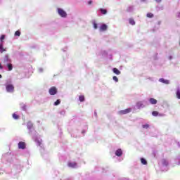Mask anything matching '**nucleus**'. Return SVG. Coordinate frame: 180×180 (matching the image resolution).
Masks as SVG:
<instances>
[{
  "mask_svg": "<svg viewBox=\"0 0 180 180\" xmlns=\"http://www.w3.org/2000/svg\"><path fill=\"white\" fill-rule=\"evenodd\" d=\"M58 13L62 18H67V13L64 10L58 8Z\"/></svg>",
  "mask_w": 180,
  "mask_h": 180,
  "instance_id": "nucleus-1",
  "label": "nucleus"
},
{
  "mask_svg": "<svg viewBox=\"0 0 180 180\" xmlns=\"http://www.w3.org/2000/svg\"><path fill=\"white\" fill-rule=\"evenodd\" d=\"M6 88L7 92L12 93L15 91V86H13V84H7Z\"/></svg>",
  "mask_w": 180,
  "mask_h": 180,
  "instance_id": "nucleus-2",
  "label": "nucleus"
},
{
  "mask_svg": "<svg viewBox=\"0 0 180 180\" xmlns=\"http://www.w3.org/2000/svg\"><path fill=\"white\" fill-rule=\"evenodd\" d=\"M131 112V108H127L125 110H122L118 112L120 115H127V113H130Z\"/></svg>",
  "mask_w": 180,
  "mask_h": 180,
  "instance_id": "nucleus-3",
  "label": "nucleus"
},
{
  "mask_svg": "<svg viewBox=\"0 0 180 180\" xmlns=\"http://www.w3.org/2000/svg\"><path fill=\"white\" fill-rule=\"evenodd\" d=\"M57 88L56 86H52L49 89V94L51 95H56L57 94Z\"/></svg>",
  "mask_w": 180,
  "mask_h": 180,
  "instance_id": "nucleus-4",
  "label": "nucleus"
},
{
  "mask_svg": "<svg viewBox=\"0 0 180 180\" xmlns=\"http://www.w3.org/2000/svg\"><path fill=\"white\" fill-rule=\"evenodd\" d=\"M18 148H20V150H25V148H26V143L22 141L19 142Z\"/></svg>",
  "mask_w": 180,
  "mask_h": 180,
  "instance_id": "nucleus-5",
  "label": "nucleus"
},
{
  "mask_svg": "<svg viewBox=\"0 0 180 180\" xmlns=\"http://www.w3.org/2000/svg\"><path fill=\"white\" fill-rule=\"evenodd\" d=\"M115 155H117V157H122V155H123V151H122V149H117L115 151Z\"/></svg>",
  "mask_w": 180,
  "mask_h": 180,
  "instance_id": "nucleus-6",
  "label": "nucleus"
},
{
  "mask_svg": "<svg viewBox=\"0 0 180 180\" xmlns=\"http://www.w3.org/2000/svg\"><path fill=\"white\" fill-rule=\"evenodd\" d=\"M107 30H108V25H106L105 24H103L100 27V32H105Z\"/></svg>",
  "mask_w": 180,
  "mask_h": 180,
  "instance_id": "nucleus-7",
  "label": "nucleus"
},
{
  "mask_svg": "<svg viewBox=\"0 0 180 180\" xmlns=\"http://www.w3.org/2000/svg\"><path fill=\"white\" fill-rule=\"evenodd\" d=\"M112 72H114V74H116V75H120V74H122V72H120V70H119L117 68H114L112 69Z\"/></svg>",
  "mask_w": 180,
  "mask_h": 180,
  "instance_id": "nucleus-8",
  "label": "nucleus"
},
{
  "mask_svg": "<svg viewBox=\"0 0 180 180\" xmlns=\"http://www.w3.org/2000/svg\"><path fill=\"white\" fill-rule=\"evenodd\" d=\"M159 81L160 82H162V84H169V80H167L163 78L160 79Z\"/></svg>",
  "mask_w": 180,
  "mask_h": 180,
  "instance_id": "nucleus-9",
  "label": "nucleus"
},
{
  "mask_svg": "<svg viewBox=\"0 0 180 180\" xmlns=\"http://www.w3.org/2000/svg\"><path fill=\"white\" fill-rule=\"evenodd\" d=\"M150 102L151 105H157V100L155 98H150Z\"/></svg>",
  "mask_w": 180,
  "mask_h": 180,
  "instance_id": "nucleus-10",
  "label": "nucleus"
},
{
  "mask_svg": "<svg viewBox=\"0 0 180 180\" xmlns=\"http://www.w3.org/2000/svg\"><path fill=\"white\" fill-rule=\"evenodd\" d=\"M68 167L70 168H75V167H77V164L75 162H69Z\"/></svg>",
  "mask_w": 180,
  "mask_h": 180,
  "instance_id": "nucleus-11",
  "label": "nucleus"
},
{
  "mask_svg": "<svg viewBox=\"0 0 180 180\" xmlns=\"http://www.w3.org/2000/svg\"><path fill=\"white\" fill-rule=\"evenodd\" d=\"M141 162L143 165H147V160L144 158H141Z\"/></svg>",
  "mask_w": 180,
  "mask_h": 180,
  "instance_id": "nucleus-12",
  "label": "nucleus"
},
{
  "mask_svg": "<svg viewBox=\"0 0 180 180\" xmlns=\"http://www.w3.org/2000/svg\"><path fill=\"white\" fill-rule=\"evenodd\" d=\"M176 96L177 99H180V89H177L176 92Z\"/></svg>",
  "mask_w": 180,
  "mask_h": 180,
  "instance_id": "nucleus-13",
  "label": "nucleus"
},
{
  "mask_svg": "<svg viewBox=\"0 0 180 180\" xmlns=\"http://www.w3.org/2000/svg\"><path fill=\"white\" fill-rule=\"evenodd\" d=\"M100 11L103 15H106L108 13V11H106V9L101 8Z\"/></svg>",
  "mask_w": 180,
  "mask_h": 180,
  "instance_id": "nucleus-14",
  "label": "nucleus"
},
{
  "mask_svg": "<svg viewBox=\"0 0 180 180\" xmlns=\"http://www.w3.org/2000/svg\"><path fill=\"white\" fill-rule=\"evenodd\" d=\"M7 67H8V71H12V70L13 69V68L11 63H8V64L7 65Z\"/></svg>",
  "mask_w": 180,
  "mask_h": 180,
  "instance_id": "nucleus-15",
  "label": "nucleus"
},
{
  "mask_svg": "<svg viewBox=\"0 0 180 180\" xmlns=\"http://www.w3.org/2000/svg\"><path fill=\"white\" fill-rule=\"evenodd\" d=\"M129 23L132 26H134V25H136V22L132 18L129 19Z\"/></svg>",
  "mask_w": 180,
  "mask_h": 180,
  "instance_id": "nucleus-16",
  "label": "nucleus"
},
{
  "mask_svg": "<svg viewBox=\"0 0 180 180\" xmlns=\"http://www.w3.org/2000/svg\"><path fill=\"white\" fill-rule=\"evenodd\" d=\"M5 51V49H4V45L2 44H0V53H4Z\"/></svg>",
  "mask_w": 180,
  "mask_h": 180,
  "instance_id": "nucleus-17",
  "label": "nucleus"
},
{
  "mask_svg": "<svg viewBox=\"0 0 180 180\" xmlns=\"http://www.w3.org/2000/svg\"><path fill=\"white\" fill-rule=\"evenodd\" d=\"M79 99L80 102H84V101H85V96H79Z\"/></svg>",
  "mask_w": 180,
  "mask_h": 180,
  "instance_id": "nucleus-18",
  "label": "nucleus"
},
{
  "mask_svg": "<svg viewBox=\"0 0 180 180\" xmlns=\"http://www.w3.org/2000/svg\"><path fill=\"white\" fill-rule=\"evenodd\" d=\"M27 128L28 129H32V127H33V124H32V122H29L27 124Z\"/></svg>",
  "mask_w": 180,
  "mask_h": 180,
  "instance_id": "nucleus-19",
  "label": "nucleus"
},
{
  "mask_svg": "<svg viewBox=\"0 0 180 180\" xmlns=\"http://www.w3.org/2000/svg\"><path fill=\"white\" fill-rule=\"evenodd\" d=\"M147 18H153L154 17V14H153L152 13H148L146 15Z\"/></svg>",
  "mask_w": 180,
  "mask_h": 180,
  "instance_id": "nucleus-20",
  "label": "nucleus"
},
{
  "mask_svg": "<svg viewBox=\"0 0 180 180\" xmlns=\"http://www.w3.org/2000/svg\"><path fill=\"white\" fill-rule=\"evenodd\" d=\"M60 103H61V101L60 100H57L55 103L54 105L55 106H58V105H60Z\"/></svg>",
  "mask_w": 180,
  "mask_h": 180,
  "instance_id": "nucleus-21",
  "label": "nucleus"
},
{
  "mask_svg": "<svg viewBox=\"0 0 180 180\" xmlns=\"http://www.w3.org/2000/svg\"><path fill=\"white\" fill-rule=\"evenodd\" d=\"M152 115H153V116H158L159 112H158V111H153V112H152Z\"/></svg>",
  "mask_w": 180,
  "mask_h": 180,
  "instance_id": "nucleus-22",
  "label": "nucleus"
},
{
  "mask_svg": "<svg viewBox=\"0 0 180 180\" xmlns=\"http://www.w3.org/2000/svg\"><path fill=\"white\" fill-rule=\"evenodd\" d=\"M112 79L113 81H115V82H119V79L117 78V77L113 76Z\"/></svg>",
  "mask_w": 180,
  "mask_h": 180,
  "instance_id": "nucleus-23",
  "label": "nucleus"
},
{
  "mask_svg": "<svg viewBox=\"0 0 180 180\" xmlns=\"http://www.w3.org/2000/svg\"><path fill=\"white\" fill-rule=\"evenodd\" d=\"M13 119H15L17 120L18 119H19V115L14 113L13 114Z\"/></svg>",
  "mask_w": 180,
  "mask_h": 180,
  "instance_id": "nucleus-24",
  "label": "nucleus"
},
{
  "mask_svg": "<svg viewBox=\"0 0 180 180\" xmlns=\"http://www.w3.org/2000/svg\"><path fill=\"white\" fill-rule=\"evenodd\" d=\"M15 36H20V31L18 30L15 32Z\"/></svg>",
  "mask_w": 180,
  "mask_h": 180,
  "instance_id": "nucleus-25",
  "label": "nucleus"
},
{
  "mask_svg": "<svg viewBox=\"0 0 180 180\" xmlns=\"http://www.w3.org/2000/svg\"><path fill=\"white\" fill-rule=\"evenodd\" d=\"M0 40L1 41H4V40H5V35H1L0 37Z\"/></svg>",
  "mask_w": 180,
  "mask_h": 180,
  "instance_id": "nucleus-26",
  "label": "nucleus"
},
{
  "mask_svg": "<svg viewBox=\"0 0 180 180\" xmlns=\"http://www.w3.org/2000/svg\"><path fill=\"white\" fill-rule=\"evenodd\" d=\"M148 127H149L148 124H146L143 125V129H148Z\"/></svg>",
  "mask_w": 180,
  "mask_h": 180,
  "instance_id": "nucleus-27",
  "label": "nucleus"
},
{
  "mask_svg": "<svg viewBox=\"0 0 180 180\" xmlns=\"http://www.w3.org/2000/svg\"><path fill=\"white\" fill-rule=\"evenodd\" d=\"M93 25H94V29H98V24H96V22H94Z\"/></svg>",
  "mask_w": 180,
  "mask_h": 180,
  "instance_id": "nucleus-28",
  "label": "nucleus"
},
{
  "mask_svg": "<svg viewBox=\"0 0 180 180\" xmlns=\"http://www.w3.org/2000/svg\"><path fill=\"white\" fill-rule=\"evenodd\" d=\"M38 146H41V141H37Z\"/></svg>",
  "mask_w": 180,
  "mask_h": 180,
  "instance_id": "nucleus-29",
  "label": "nucleus"
},
{
  "mask_svg": "<svg viewBox=\"0 0 180 180\" xmlns=\"http://www.w3.org/2000/svg\"><path fill=\"white\" fill-rule=\"evenodd\" d=\"M2 68H4V67H2V63L0 62V70H2Z\"/></svg>",
  "mask_w": 180,
  "mask_h": 180,
  "instance_id": "nucleus-30",
  "label": "nucleus"
},
{
  "mask_svg": "<svg viewBox=\"0 0 180 180\" xmlns=\"http://www.w3.org/2000/svg\"><path fill=\"white\" fill-rule=\"evenodd\" d=\"M89 5H92V1H89Z\"/></svg>",
  "mask_w": 180,
  "mask_h": 180,
  "instance_id": "nucleus-31",
  "label": "nucleus"
},
{
  "mask_svg": "<svg viewBox=\"0 0 180 180\" xmlns=\"http://www.w3.org/2000/svg\"><path fill=\"white\" fill-rule=\"evenodd\" d=\"M155 1H156V2L160 3V2H161L162 0H155Z\"/></svg>",
  "mask_w": 180,
  "mask_h": 180,
  "instance_id": "nucleus-32",
  "label": "nucleus"
},
{
  "mask_svg": "<svg viewBox=\"0 0 180 180\" xmlns=\"http://www.w3.org/2000/svg\"><path fill=\"white\" fill-rule=\"evenodd\" d=\"M6 60L8 61V57H6Z\"/></svg>",
  "mask_w": 180,
  "mask_h": 180,
  "instance_id": "nucleus-33",
  "label": "nucleus"
},
{
  "mask_svg": "<svg viewBox=\"0 0 180 180\" xmlns=\"http://www.w3.org/2000/svg\"><path fill=\"white\" fill-rule=\"evenodd\" d=\"M0 78H2V75H0Z\"/></svg>",
  "mask_w": 180,
  "mask_h": 180,
  "instance_id": "nucleus-34",
  "label": "nucleus"
}]
</instances>
